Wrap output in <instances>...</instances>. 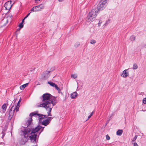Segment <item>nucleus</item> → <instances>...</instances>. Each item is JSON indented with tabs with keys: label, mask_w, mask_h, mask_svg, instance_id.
Listing matches in <instances>:
<instances>
[{
	"label": "nucleus",
	"mask_w": 146,
	"mask_h": 146,
	"mask_svg": "<svg viewBox=\"0 0 146 146\" xmlns=\"http://www.w3.org/2000/svg\"><path fill=\"white\" fill-rule=\"evenodd\" d=\"M43 103L38 106V107H44L48 111L47 115L52 116L51 111L54 106L56 103V97H55L48 93L42 96Z\"/></svg>",
	"instance_id": "f257e3e1"
},
{
	"label": "nucleus",
	"mask_w": 146,
	"mask_h": 146,
	"mask_svg": "<svg viewBox=\"0 0 146 146\" xmlns=\"http://www.w3.org/2000/svg\"><path fill=\"white\" fill-rule=\"evenodd\" d=\"M42 127L38 125L35 128H24L21 129L19 134L22 141L24 142H26L29 135L32 133H35L40 130Z\"/></svg>",
	"instance_id": "f03ea898"
},
{
	"label": "nucleus",
	"mask_w": 146,
	"mask_h": 146,
	"mask_svg": "<svg viewBox=\"0 0 146 146\" xmlns=\"http://www.w3.org/2000/svg\"><path fill=\"white\" fill-rule=\"evenodd\" d=\"M98 12L96 9L94 8L92 9L88 15L87 21L88 22H91L94 20L96 17Z\"/></svg>",
	"instance_id": "7ed1b4c3"
},
{
	"label": "nucleus",
	"mask_w": 146,
	"mask_h": 146,
	"mask_svg": "<svg viewBox=\"0 0 146 146\" xmlns=\"http://www.w3.org/2000/svg\"><path fill=\"white\" fill-rule=\"evenodd\" d=\"M13 106L9 111L7 112L6 115L8 119L10 120L13 116L15 112H17L18 111V102L17 104V105L13 108Z\"/></svg>",
	"instance_id": "20e7f679"
},
{
	"label": "nucleus",
	"mask_w": 146,
	"mask_h": 146,
	"mask_svg": "<svg viewBox=\"0 0 146 146\" xmlns=\"http://www.w3.org/2000/svg\"><path fill=\"white\" fill-rule=\"evenodd\" d=\"M108 0H101L97 5V8H94L96 9L97 11H98L102 10L106 7V3L107 2Z\"/></svg>",
	"instance_id": "39448f33"
},
{
	"label": "nucleus",
	"mask_w": 146,
	"mask_h": 146,
	"mask_svg": "<svg viewBox=\"0 0 146 146\" xmlns=\"http://www.w3.org/2000/svg\"><path fill=\"white\" fill-rule=\"evenodd\" d=\"M13 19L12 16L9 14L6 17H5L1 21L2 26H5L9 22H11Z\"/></svg>",
	"instance_id": "423d86ee"
},
{
	"label": "nucleus",
	"mask_w": 146,
	"mask_h": 146,
	"mask_svg": "<svg viewBox=\"0 0 146 146\" xmlns=\"http://www.w3.org/2000/svg\"><path fill=\"white\" fill-rule=\"evenodd\" d=\"M53 119L52 117H48L46 120H44L41 123V124L45 126L49 124L51 119Z\"/></svg>",
	"instance_id": "0eeeda50"
},
{
	"label": "nucleus",
	"mask_w": 146,
	"mask_h": 146,
	"mask_svg": "<svg viewBox=\"0 0 146 146\" xmlns=\"http://www.w3.org/2000/svg\"><path fill=\"white\" fill-rule=\"evenodd\" d=\"M11 1H7L5 3L4 5V7H5L6 9L7 10H9L11 8L12 4L11 3Z\"/></svg>",
	"instance_id": "6e6552de"
},
{
	"label": "nucleus",
	"mask_w": 146,
	"mask_h": 146,
	"mask_svg": "<svg viewBox=\"0 0 146 146\" xmlns=\"http://www.w3.org/2000/svg\"><path fill=\"white\" fill-rule=\"evenodd\" d=\"M37 136V135L36 134H34L30 136L29 135V138L32 142L35 143L36 141Z\"/></svg>",
	"instance_id": "1a4fd4ad"
},
{
	"label": "nucleus",
	"mask_w": 146,
	"mask_h": 146,
	"mask_svg": "<svg viewBox=\"0 0 146 146\" xmlns=\"http://www.w3.org/2000/svg\"><path fill=\"white\" fill-rule=\"evenodd\" d=\"M50 71L45 72L42 74V78L44 80L47 79L49 77Z\"/></svg>",
	"instance_id": "9d476101"
},
{
	"label": "nucleus",
	"mask_w": 146,
	"mask_h": 146,
	"mask_svg": "<svg viewBox=\"0 0 146 146\" xmlns=\"http://www.w3.org/2000/svg\"><path fill=\"white\" fill-rule=\"evenodd\" d=\"M129 75L127 70L126 69L123 70L121 75V76L124 78H126Z\"/></svg>",
	"instance_id": "9b49d317"
},
{
	"label": "nucleus",
	"mask_w": 146,
	"mask_h": 146,
	"mask_svg": "<svg viewBox=\"0 0 146 146\" xmlns=\"http://www.w3.org/2000/svg\"><path fill=\"white\" fill-rule=\"evenodd\" d=\"M8 105V104H4L1 107L0 111L2 113H4L6 110L7 108V106Z\"/></svg>",
	"instance_id": "f8f14e48"
},
{
	"label": "nucleus",
	"mask_w": 146,
	"mask_h": 146,
	"mask_svg": "<svg viewBox=\"0 0 146 146\" xmlns=\"http://www.w3.org/2000/svg\"><path fill=\"white\" fill-rule=\"evenodd\" d=\"M32 117H30L28 120L27 121V122L26 123L27 125V127H23L22 128H21V129H23V128L26 127V128H29L28 127L29 126H30V125H31L32 124Z\"/></svg>",
	"instance_id": "ddd939ff"
},
{
	"label": "nucleus",
	"mask_w": 146,
	"mask_h": 146,
	"mask_svg": "<svg viewBox=\"0 0 146 146\" xmlns=\"http://www.w3.org/2000/svg\"><path fill=\"white\" fill-rule=\"evenodd\" d=\"M7 126H5L3 129V131L1 133L2 135L1 137L3 138L4 136L6 133V132L7 130Z\"/></svg>",
	"instance_id": "4468645a"
},
{
	"label": "nucleus",
	"mask_w": 146,
	"mask_h": 146,
	"mask_svg": "<svg viewBox=\"0 0 146 146\" xmlns=\"http://www.w3.org/2000/svg\"><path fill=\"white\" fill-rule=\"evenodd\" d=\"M78 96V94L77 93L75 92L72 93L71 94V98L72 99H74L76 98V97Z\"/></svg>",
	"instance_id": "2eb2a0df"
},
{
	"label": "nucleus",
	"mask_w": 146,
	"mask_h": 146,
	"mask_svg": "<svg viewBox=\"0 0 146 146\" xmlns=\"http://www.w3.org/2000/svg\"><path fill=\"white\" fill-rule=\"evenodd\" d=\"M39 115H38V117L39 118L40 121L41 120L43 119L45 117L46 115H42L40 114H39Z\"/></svg>",
	"instance_id": "dca6fc26"
},
{
	"label": "nucleus",
	"mask_w": 146,
	"mask_h": 146,
	"mask_svg": "<svg viewBox=\"0 0 146 146\" xmlns=\"http://www.w3.org/2000/svg\"><path fill=\"white\" fill-rule=\"evenodd\" d=\"M123 132V131L122 129H119L117 131V135L118 136H121Z\"/></svg>",
	"instance_id": "f3484780"
},
{
	"label": "nucleus",
	"mask_w": 146,
	"mask_h": 146,
	"mask_svg": "<svg viewBox=\"0 0 146 146\" xmlns=\"http://www.w3.org/2000/svg\"><path fill=\"white\" fill-rule=\"evenodd\" d=\"M38 115H39V114H38L35 112H34L31 113L30 114L29 116L30 117H31L32 116H38Z\"/></svg>",
	"instance_id": "a211bd4d"
},
{
	"label": "nucleus",
	"mask_w": 146,
	"mask_h": 146,
	"mask_svg": "<svg viewBox=\"0 0 146 146\" xmlns=\"http://www.w3.org/2000/svg\"><path fill=\"white\" fill-rule=\"evenodd\" d=\"M28 83H27L21 86L20 87V89L21 90H23L27 86H28Z\"/></svg>",
	"instance_id": "6ab92c4d"
},
{
	"label": "nucleus",
	"mask_w": 146,
	"mask_h": 146,
	"mask_svg": "<svg viewBox=\"0 0 146 146\" xmlns=\"http://www.w3.org/2000/svg\"><path fill=\"white\" fill-rule=\"evenodd\" d=\"M71 78L76 79L77 78V75L76 74H72L71 76Z\"/></svg>",
	"instance_id": "aec40b11"
},
{
	"label": "nucleus",
	"mask_w": 146,
	"mask_h": 146,
	"mask_svg": "<svg viewBox=\"0 0 146 146\" xmlns=\"http://www.w3.org/2000/svg\"><path fill=\"white\" fill-rule=\"evenodd\" d=\"M34 8L35 9V12L40 11V8H39L38 5L34 7Z\"/></svg>",
	"instance_id": "412c9836"
},
{
	"label": "nucleus",
	"mask_w": 146,
	"mask_h": 146,
	"mask_svg": "<svg viewBox=\"0 0 146 146\" xmlns=\"http://www.w3.org/2000/svg\"><path fill=\"white\" fill-rule=\"evenodd\" d=\"M55 89H56V90L58 91V93H60L61 94H62V92H60L61 90L60 88L58 86L56 85L54 87Z\"/></svg>",
	"instance_id": "4be33fe9"
},
{
	"label": "nucleus",
	"mask_w": 146,
	"mask_h": 146,
	"mask_svg": "<svg viewBox=\"0 0 146 146\" xmlns=\"http://www.w3.org/2000/svg\"><path fill=\"white\" fill-rule=\"evenodd\" d=\"M48 84L50 85L51 86H52V87H55V86L56 85V84H55V83H54L51 82H50V81L48 82Z\"/></svg>",
	"instance_id": "5701e85b"
},
{
	"label": "nucleus",
	"mask_w": 146,
	"mask_h": 146,
	"mask_svg": "<svg viewBox=\"0 0 146 146\" xmlns=\"http://www.w3.org/2000/svg\"><path fill=\"white\" fill-rule=\"evenodd\" d=\"M38 6L39 7V8H40V11L41 9H44V5L42 4H40L38 5Z\"/></svg>",
	"instance_id": "b1692460"
},
{
	"label": "nucleus",
	"mask_w": 146,
	"mask_h": 146,
	"mask_svg": "<svg viewBox=\"0 0 146 146\" xmlns=\"http://www.w3.org/2000/svg\"><path fill=\"white\" fill-rule=\"evenodd\" d=\"M23 23H21L19 24V31L23 27Z\"/></svg>",
	"instance_id": "393cba45"
},
{
	"label": "nucleus",
	"mask_w": 146,
	"mask_h": 146,
	"mask_svg": "<svg viewBox=\"0 0 146 146\" xmlns=\"http://www.w3.org/2000/svg\"><path fill=\"white\" fill-rule=\"evenodd\" d=\"M137 135H136L134 137L133 139V140L131 141V143H133L135 142V141L136 140V139H137Z\"/></svg>",
	"instance_id": "a878e982"
},
{
	"label": "nucleus",
	"mask_w": 146,
	"mask_h": 146,
	"mask_svg": "<svg viewBox=\"0 0 146 146\" xmlns=\"http://www.w3.org/2000/svg\"><path fill=\"white\" fill-rule=\"evenodd\" d=\"M135 37L133 35L131 36L130 38V39L131 41H133L135 39Z\"/></svg>",
	"instance_id": "bb28decb"
},
{
	"label": "nucleus",
	"mask_w": 146,
	"mask_h": 146,
	"mask_svg": "<svg viewBox=\"0 0 146 146\" xmlns=\"http://www.w3.org/2000/svg\"><path fill=\"white\" fill-rule=\"evenodd\" d=\"M138 68V66L137 64L136 63L134 64L133 65V69L134 70Z\"/></svg>",
	"instance_id": "cd10ccee"
},
{
	"label": "nucleus",
	"mask_w": 146,
	"mask_h": 146,
	"mask_svg": "<svg viewBox=\"0 0 146 146\" xmlns=\"http://www.w3.org/2000/svg\"><path fill=\"white\" fill-rule=\"evenodd\" d=\"M80 44L79 42H77L76 43L74 44V46L76 48H77L79 46Z\"/></svg>",
	"instance_id": "c85d7f7f"
},
{
	"label": "nucleus",
	"mask_w": 146,
	"mask_h": 146,
	"mask_svg": "<svg viewBox=\"0 0 146 146\" xmlns=\"http://www.w3.org/2000/svg\"><path fill=\"white\" fill-rule=\"evenodd\" d=\"M96 43V41L95 40L92 39L90 40V43L91 44H94Z\"/></svg>",
	"instance_id": "c756f323"
},
{
	"label": "nucleus",
	"mask_w": 146,
	"mask_h": 146,
	"mask_svg": "<svg viewBox=\"0 0 146 146\" xmlns=\"http://www.w3.org/2000/svg\"><path fill=\"white\" fill-rule=\"evenodd\" d=\"M110 20L108 19L106 23L104 24V25L105 26H106L108 24H109L110 22Z\"/></svg>",
	"instance_id": "7c9ffc66"
},
{
	"label": "nucleus",
	"mask_w": 146,
	"mask_h": 146,
	"mask_svg": "<svg viewBox=\"0 0 146 146\" xmlns=\"http://www.w3.org/2000/svg\"><path fill=\"white\" fill-rule=\"evenodd\" d=\"M143 103L144 104H146V97L144 98L143 100Z\"/></svg>",
	"instance_id": "2f4dec72"
},
{
	"label": "nucleus",
	"mask_w": 146,
	"mask_h": 146,
	"mask_svg": "<svg viewBox=\"0 0 146 146\" xmlns=\"http://www.w3.org/2000/svg\"><path fill=\"white\" fill-rule=\"evenodd\" d=\"M30 11L31 12H31V13L32 12H35V9L34 8V7L31 9L30 10Z\"/></svg>",
	"instance_id": "473e14b6"
},
{
	"label": "nucleus",
	"mask_w": 146,
	"mask_h": 146,
	"mask_svg": "<svg viewBox=\"0 0 146 146\" xmlns=\"http://www.w3.org/2000/svg\"><path fill=\"white\" fill-rule=\"evenodd\" d=\"M106 139L108 140H109L110 139V137L108 135H106Z\"/></svg>",
	"instance_id": "72a5a7b5"
},
{
	"label": "nucleus",
	"mask_w": 146,
	"mask_h": 146,
	"mask_svg": "<svg viewBox=\"0 0 146 146\" xmlns=\"http://www.w3.org/2000/svg\"><path fill=\"white\" fill-rule=\"evenodd\" d=\"M133 146H139L136 143L134 142L133 143Z\"/></svg>",
	"instance_id": "f704fd0d"
},
{
	"label": "nucleus",
	"mask_w": 146,
	"mask_h": 146,
	"mask_svg": "<svg viewBox=\"0 0 146 146\" xmlns=\"http://www.w3.org/2000/svg\"><path fill=\"white\" fill-rule=\"evenodd\" d=\"M31 13V12H30L25 17H24V19H26V18H27L28 16H29V15H30V14Z\"/></svg>",
	"instance_id": "c9c22d12"
},
{
	"label": "nucleus",
	"mask_w": 146,
	"mask_h": 146,
	"mask_svg": "<svg viewBox=\"0 0 146 146\" xmlns=\"http://www.w3.org/2000/svg\"><path fill=\"white\" fill-rule=\"evenodd\" d=\"M102 23V22L100 21H99V23H98V25L100 27V26L101 24Z\"/></svg>",
	"instance_id": "e433bc0d"
},
{
	"label": "nucleus",
	"mask_w": 146,
	"mask_h": 146,
	"mask_svg": "<svg viewBox=\"0 0 146 146\" xmlns=\"http://www.w3.org/2000/svg\"><path fill=\"white\" fill-rule=\"evenodd\" d=\"M44 128V127H42V128L40 129H41V130L40 133H39V134H40L43 131Z\"/></svg>",
	"instance_id": "4c0bfd02"
},
{
	"label": "nucleus",
	"mask_w": 146,
	"mask_h": 146,
	"mask_svg": "<svg viewBox=\"0 0 146 146\" xmlns=\"http://www.w3.org/2000/svg\"><path fill=\"white\" fill-rule=\"evenodd\" d=\"M17 31L16 33H15V35H14V37H17Z\"/></svg>",
	"instance_id": "58836bf2"
},
{
	"label": "nucleus",
	"mask_w": 146,
	"mask_h": 146,
	"mask_svg": "<svg viewBox=\"0 0 146 146\" xmlns=\"http://www.w3.org/2000/svg\"><path fill=\"white\" fill-rule=\"evenodd\" d=\"M21 99L20 98V99L19 100V107L20 106V102H21Z\"/></svg>",
	"instance_id": "ea45409f"
},
{
	"label": "nucleus",
	"mask_w": 146,
	"mask_h": 146,
	"mask_svg": "<svg viewBox=\"0 0 146 146\" xmlns=\"http://www.w3.org/2000/svg\"><path fill=\"white\" fill-rule=\"evenodd\" d=\"M40 0H35V3L38 2V1H39Z\"/></svg>",
	"instance_id": "a19ab883"
},
{
	"label": "nucleus",
	"mask_w": 146,
	"mask_h": 146,
	"mask_svg": "<svg viewBox=\"0 0 146 146\" xmlns=\"http://www.w3.org/2000/svg\"><path fill=\"white\" fill-rule=\"evenodd\" d=\"M92 116V115H90L88 117V119H89Z\"/></svg>",
	"instance_id": "79ce46f5"
},
{
	"label": "nucleus",
	"mask_w": 146,
	"mask_h": 146,
	"mask_svg": "<svg viewBox=\"0 0 146 146\" xmlns=\"http://www.w3.org/2000/svg\"><path fill=\"white\" fill-rule=\"evenodd\" d=\"M25 19H24V18L22 20V21L21 23H23L24 22V20Z\"/></svg>",
	"instance_id": "37998d69"
},
{
	"label": "nucleus",
	"mask_w": 146,
	"mask_h": 146,
	"mask_svg": "<svg viewBox=\"0 0 146 146\" xmlns=\"http://www.w3.org/2000/svg\"><path fill=\"white\" fill-rule=\"evenodd\" d=\"M94 113V111H93L90 114V115L92 116L93 115V114Z\"/></svg>",
	"instance_id": "c03bdc74"
},
{
	"label": "nucleus",
	"mask_w": 146,
	"mask_h": 146,
	"mask_svg": "<svg viewBox=\"0 0 146 146\" xmlns=\"http://www.w3.org/2000/svg\"><path fill=\"white\" fill-rule=\"evenodd\" d=\"M58 0L60 2H61V1H62L63 0Z\"/></svg>",
	"instance_id": "a18cd8bd"
},
{
	"label": "nucleus",
	"mask_w": 146,
	"mask_h": 146,
	"mask_svg": "<svg viewBox=\"0 0 146 146\" xmlns=\"http://www.w3.org/2000/svg\"><path fill=\"white\" fill-rule=\"evenodd\" d=\"M78 88V87H77V88Z\"/></svg>",
	"instance_id": "49530a36"
}]
</instances>
